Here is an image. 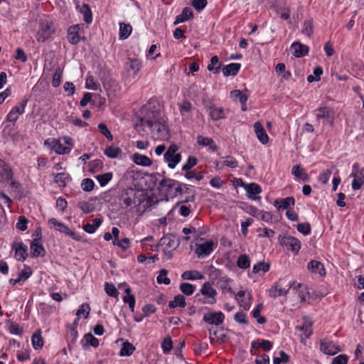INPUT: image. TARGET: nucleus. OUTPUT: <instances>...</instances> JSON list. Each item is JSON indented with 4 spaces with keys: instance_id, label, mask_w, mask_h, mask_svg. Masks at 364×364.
<instances>
[{
    "instance_id": "f257e3e1",
    "label": "nucleus",
    "mask_w": 364,
    "mask_h": 364,
    "mask_svg": "<svg viewBox=\"0 0 364 364\" xmlns=\"http://www.w3.org/2000/svg\"><path fill=\"white\" fill-rule=\"evenodd\" d=\"M162 118L159 109L153 105L151 102H148L139 110V114L137 117L138 121L135 124V129L140 132L141 127L146 126L149 129H152L154 124Z\"/></svg>"
},
{
    "instance_id": "f03ea898",
    "label": "nucleus",
    "mask_w": 364,
    "mask_h": 364,
    "mask_svg": "<svg viewBox=\"0 0 364 364\" xmlns=\"http://www.w3.org/2000/svg\"><path fill=\"white\" fill-rule=\"evenodd\" d=\"M55 31L54 22L48 17L41 19L39 28L36 35V40L38 42H45L50 38Z\"/></svg>"
},
{
    "instance_id": "7ed1b4c3",
    "label": "nucleus",
    "mask_w": 364,
    "mask_h": 364,
    "mask_svg": "<svg viewBox=\"0 0 364 364\" xmlns=\"http://www.w3.org/2000/svg\"><path fill=\"white\" fill-rule=\"evenodd\" d=\"M316 119L320 122L322 120V123L324 125L333 126L335 119V112L329 107H322L315 110Z\"/></svg>"
},
{
    "instance_id": "20e7f679",
    "label": "nucleus",
    "mask_w": 364,
    "mask_h": 364,
    "mask_svg": "<svg viewBox=\"0 0 364 364\" xmlns=\"http://www.w3.org/2000/svg\"><path fill=\"white\" fill-rule=\"evenodd\" d=\"M350 176L353 177L351 187L353 190L360 189L364 184V167H361L358 163H355L352 167Z\"/></svg>"
},
{
    "instance_id": "39448f33",
    "label": "nucleus",
    "mask_w": 364,
    "mask_h": 364,
    "mask_svg": "<svg viewBox=\"0 0 364 364\" xmlns=\"http://www.w3.org/2000/svg\"><path fill=\"white\" fill-rule=\"evenodd\" d=\"M178 150V146L176 144H171L164 154V159L171 168H174L181 160V155L176 153Z\"/></svg>"
},
{
    "instance_id": "423d86ee",
    "label": "nucleus",
    "mask_w": 364,
    "mask_h": 364,
    "mask_svg": "<svg viewBox=\"0 0 364 364\" xmlns=\"http://www.w3.org/2000/svg\"><path fill=\"white\" fill-rule=\"evenodd\" d=\"M301 287V284L296 282H293L292 284H289L287 289L283 288L279 283H276L269 289V296L271 297L276 298L282 295H287L290 288H292L293 289H297Z\"/></svg>"
},
{
    "instance_id": "0eeeda50",
    "label": "nucleus",
    "mask_w": 364,
    "mask_h": 364,
    "mask_svg": "<svg viewBox=\"0 0 364 364\" xmlns=\"http://www.w3.org/2000/svg\"><path fill=\"white\" fill-rule=\"evenodd\" d=\"M150 130L153 137L157 139L165 140L168 137V127L163 118L156 123L153 129Z\"/></svg>"
},
{
    "instance_id": "6e6552de",
    "label": "nucleus",
    "mask_w": 364,
    "mask_h": 364,
    "mask_svg": "<svg viewBox=\"0 0 364 364\" xmlns=\"http://www.w3.org/2000/svg\"><path fill=\"white\" fill-rule=\"evenodd\" d=\"M199 241L202 242H198L196 245V253L198 255V257L200 258L209 255L213 251V242L212 240L205 241L202 237L199 239Z\"/></svg>"
},
{
    "instance_id": "1a4fd4ad",
    "label": "nucleus",
    "mask_w": 364,
    "mask_h": 364,
    "mask_svg": "<svg viewBox=\"0 0 364 364\" xmlns=\"http://www.w3.org/2000/svg\"><path fill=\"white\" fill-rule=\"evenodd\" d=\"M281 244L288 250L297 253L301 249V242L293 236H285L281 240Z\"/></svg>"
},
{
    "instance_id": "9d476101",
    "label": "nucleus",
    "mask_w": 364,
    "mask_h": 364,
    "mask_svg": "<svg viewBox=\"0 0 364 364\" xmlns=\"http://www.w3.org/2000/svg\"><path fill=\"white\" fill-rule=\"evenodd\" d=\"M203 321L210 325L219 326L222 324L225 319L223 312H209L204 315Z\"/></svg>"
},
{
    "instance_id": "9b49d317",
    "label": "nucleus",
    "mask_w": 364,
    "mask_h": 364,
    "mask_svg": "<svg viewBox=\"0 0 364 364\" xmlns=\"http://www.w3.org/2000/svg\"><path fill=\"white\" fill-rule=\"evenodd\" d=\"M321 350L327 355H334L338 352H340L341 349L336 346L333 341L327 339L321 340L320 342Z\"/></svg>"
},
{
    "instance_id": "f8f14e48",
    "label": "nucleus",
    "mask_w": 364,
    "mask_h": 364,
    "mask_svg": "<svg viewBox=\"0 0 364 364\" xmlns=\"http://www.w3.org/2000/svg\"><path fill=\"white\" fill-rule=\"evenodd\" d=\"M205 107L207 108L211 119L213 120L217 121L226 117L225 110L222 107H215L212 102L206 105Z\"/></svg>"
},
{
    "instance_id": "ddd939ff",
    "label": "nucleus",
    "mask_w": 364,
    "mask_h": 364,
    "mask_svg": "<svg viewBox=\"0 0 364 364\" xmlns=\"http://www.w3.org/2000/svg\"><path fill=\"white\" fill-rule=\"evenodd\" d=\"M136 197V190L134 188H129L126 190L121 196L120 200L122 202L124 208H128L134 205Z\"/></svg>"
},
{
    "instance_id": "4468645a",
    "label": "nucleus",
    "mask_w": 364,
    "mask_h": 364,
    "mask_svg": "<svg viewBox=\"0 0 364 364\" xmlns=\"http://www.w3.org/2000/svg\"><path fill=\"white\" fill-rule=\"evenodd\" d=\"M80 28L81 25L80 24L73 25L68 28L67 38L70 43L75 45L79 43L81 39L79 36Z\"/></svg>"
},
{
    "instance_id": "2eb2a0df",
    "label": "nucleus",
    "mask_w": 364,
    "mask_h": 364,
    "mask_svg": "<svg viewBox=\"0 0 364 364\" xmlns=\"http://www.w3.org/2000/svg\"><path fill=\"white\" fill-rule=\"evenodd\" d=\"M312 324H313V323L311 321V319L309 318H308L307 316H304L303 324L301 326H296V330L303 332V334L301 335L302 339H304V338L306 339L311 336V335L312 333V330H311Z\"/></svg>"
},
{
    "instance_id": "dca6fc26",
    "label": "nucleus",
    "mask_w": 364,
    "mask_h": 364,
    "mask_svg": "<svg viewBox=\"0 0 364 364\" xmlns=\"http://www.w3.org/2000/svg\"><path fill=\"white\" fill-rule=\"evenodd\" d=\"M200 294L202 296H207L210 299V301H208L209 303L215 304L216 302L215 296L217 294V291L212 287L209 282L203 284L200 289Z\"/></svg>"
},
{
    "instance_id": "f3484780",
    "label": "nucleus",
    "mask_w": 364,
    "mask_h": 364,
    "mask_svg": "<svg viewBox=\"0 0 364 364\" xmlns=\"http://www.w3.org/2000/svg\"><path fill=\"white\" fill-rule=\"evenodd\" d=\"M254 129L258 140L263 144H266L269 141V136L266 133L262 124L257 122L254 124Z\"/></svg>"
},
{
    "instance_id": "a211bd4d",
    "label": "nucleus",
    "mask_w": 364,
    "mask_h": 364,
    "mask_svg": "<svg viewBox=\"0 0 364 364\" xmlns=\"http://www.w3.org/2000/svg\"><path fill=\"white\" fill-rule=\"evenodd\" d=\"M127 71L135 77L141 68V62L137 58H133L127 63Z\"/></svg>"
},
{
    "instance_id": "6ab92c4d",
    "label": "nucleus",
    "mask_w": 364,
    "mask_h": 364,
    "mask_svg": "<svg viewBox=\"0 0 364 364\" xmlns=\"http://www.w3.org/2000/svg\"><path fill=\"white\" fill-rule=\"evenodd\" d=\"M291 49L293 50V55L296 58H301L307 55L309 52V47L300 42H294L291 46Z\"/></svg>"
},
{
    "instance_id": "aec40b11",
    "label": "nucleus",
    "mask_w": 364,
    "mask_h": 364,
    "mask_svg": "<svg viewBox=\"0 0 364 364\" xmlns=\"http://www.w3.org/2000/svg\"><path fill=\"white\" fill-rule=\"evenodd\" d=\"M31 251L33 257L44 256L46 250L39 239H33L31 243Z\"/></svg>"
},
{
    "instance_id": "412c9836",
    "label": "nucleus",
    "mask_w": 364,
    "mask_h": 364,
    "mask_svg": "<svg viewBox=\"0 0 364 364\" xmlns=\"http://www.w3.org/2000/svg\"><path fill=\"white\" fill-rule=\"evenodd\" d=\"M245 188L247 192V196L249 198H251L252 200L260 198V197L257 196V194L262 192V188L258 184L252 183L247 184Z\"/></svg>"
},
{
    "instance_id": "4be33fe9",
    "label": "nucleus",
    "mask_w": 364,
    "mask_h": 364,
    "mask_svg": "<svg viewBox=\"0 0 364 364\" xmlns=\"http://www.w3.org/2000/svg\"><path fill=\"white\" fill-rule=\"evenodd\" d=\"M13 247L15 248V258L18 261H24L27 257V246L22 242H16Z\"/></svg>"
},
{
    "instance_id": "5701e85b",
    "label": "nucleus",
    "mask_w": 364,
    "mask_h": 364,
    "mask_svg": "<svg viewBox=\"0 0 364 364\" xmlns=\"http://www.w3.org/2000/svg\"><path fill=\"white\" fill-rule=\"evenodd\" d=\"M295 200L292 196H289L285 198H277L274 200V205L277 207L279 210L289 209L291 205H294Z\"/></svg>"
},
{
    "instance_id": "b1692460",
    "label": "nucleus",
    "mask_w": 364,
    "mask_h": 364,
    "mask_svg": "<svg viewBox=\"0 0 364 364\" xmlns=\"http://www.w3.org/2000/svg\"><path fill=\"white\" fill-rule=\"evenodd\" d=\"M197 143L199 146H208L212 151H217L218 150V146L211 138L199 135L197 137Z\"/></svg>"
},
{
    "instance_id": "393cba45",
    "label": "nucleus",
    "mask_w": 364,
    "mask_h": 364,
    "mask_svg": "<svg viewBox=\"0 0 364 364\" xmlns=\"http://www.w3.org/2000/svg\"><path fill=\"white\" fill-rule=\"evenodd\" d=\"M307 268L311 272L318 274L320 276H324L326 274V270L323 264L317 260H311L307 265Z\"/></svg>"
},
{
    "instance_id": "a878e982",
    "label": "nucleus",
    "mask_w": 364,
    "mask_h": 364,
    "mask_svg": "<svg viewBox=\"0 0 364 364\" xmlns=\"http://www.w3.org/2000/svg\"><path fill=\"white\" fill-rule=\"evenodd\" d=\"M132 160L136 164L142 166H150L153 164L150 158L138 153H135L132 155Z\"/></svg>"
},
{
    "instance_id": "bb28decb",
    "label": "nucleus",
    "mask_w": 364,
    "mask_h": 364,
    "mask_svg": "<svg viewBox=\"0 0 364 364\" xmlns=\"http://www.w3.org/2000/svg\"><path fill=\"white\" fill-rule=\"evenodd\" d=\"M158 245L166 246V247L175 250L178 246V242L175 240V237L170 234L161 238Z\"/></svg>"
},
{
    "instance_id": "cd10ccee",
    "label": "nucleus",
    "mask_w": 364,
    "mask_h": 364,
    "mask_svg": "<svg viewBox=\"0 0 364 364\" xmlns=\"http://www.w3.org/2000/svg\"><path fill=\"white\" fill-rule=\"evenodd\" d=\"M291 174L296 178L303 181H307L309 179V174L304 171L300 164L295 165L291 168Z\"/></svg>"
},
{
    "instance_id": "c85d7f7f",
    "label": "nucleus",
    "mask_w": 364,
    "mask_h": 364,
    "mask_svg": "<svg viewBox=\"0 0 364 364\" xmlns=\"http://www.w3.org/2000/svg\"><path fill=\"white\" fill-rule=\"evenodd\" d=\"M193 18V12L189 7H185L182 13L180 15H178L176 17V20L173 23L174 25H176L180 23L185 22Z\"/></svg>"
},
{
    "instance_id": "c756f323",
    "label": "nucleus",
    "mask_w": 364,
    "mask_h": 364,
    "mask_svg": "<svg viewBox=\"0 0 364 364\" xmlns=\"http://www.w3.org/2000/svg\"><path fill=\"white\" fill-rule=\"evenodd\" d=\"M245 291L243 290H240L237 292L236 294V299L240 303V305L241 307H242L244 309L247 310L249 309L250 306V300L252 298L251 294L247 295V299L245 298Z\"/></svg>"
},
{
    "instance_id": "7c9ffc66",
    "label": "nucleus",
    "mask_w": 364,
    "mask_h": 364,
    "mask_svg": "<svg viewBox=\"0 0 364 364\" xmlns=\"http://www.w3.org/2000/svg\"><path fill=\"white\" fill-rule=\"evenodd\" d=\"M240 67L241 65L237 63H232L227 65L223 68V75L226 77L230 75L235 76L238 73Z\"/></svg>"
},
{
    "instance_id": "2f4dec72",
    "label": "nucleus",
    "mask_w": 364,
    "mask_h": 364,
    "mask_svg": "<svg viewBox=\"0 0 364 364\" xmlns=\"http://www.w3.org/2000/svg\"><path fill=\"white\" fill-rule=\"evenodd\" d=\"M0 175L3 180L9 181L13 178V173L11 169L4 163V161L0 159Z\"/></svg>"
},
{
    "instance_id": "473e14b6",
    "label": "nucleus",
    "mask_w": 364,
    "mask_h": 364,
    "mask_svg": "<svg viewBox=\"0 0 364 364\" xmlns=\"http://www.w3.org/2000/svg\"><path fill=\"white\" fill-rule=\"evenodd\" d=\"M186 306V298L182 294L176 295L174 299L168 303V307L170 309H175L177 306L184 308Z\"/></svg>"
},
{
    "instance_id": "72a5a7b5",
    "label": "nucleus",
    "mask_w": 364,
    "mask_h": 364,
    "mask_svg": "<svg viewBox=\"0 0 364 364\" xmlns=\"http://www.w3.org/2000/svg\"><path fill=\"white\" fill-rule=\"evenodd\" d=\"M122 149L114 145L107 146L104 150L105 155L111 159L117 158L118 156H120V154H122Z\"/></svg>"
},
{
    "instance_id": "f704fd0d",
    "label": "nucleus",
    "mask_w": 364,
    "mask_h": 364,
    "mask_svg": "<svg viewBox=\"0 0 364 364\" xmlns=\"http://www.w3.org/2000/svg\"><path fill=\"white\" fill-rule=\"evenodd\" d=\"M181 278L183 279L196 280L203 279L204 276L197 270H188L182 274Z\"/></svg>"
},
{
    "instance_id": "c9c22d12",
    "label": "nucleus",
    "mask_w": 364,
    "mask_h": 364,
    "mask_svg": "<svg viewBox=\"0 0 364 364\" xmlns=\"http://www.w3.org/2000/svg\"><path fill=\"white\" fill-rule=\"evenodd\" d=\"M223 63L219 61V58L217 55H214L210 59V63L208 64L207 68L209 71H213L214 73H218Z\"/></svg>"
},
{
    "instance_id": "e433bc0d",
    "label": "nucleus",
    "mask_w": 364,
    "mask_h": 364,
    "mask_svg": "<svg viewBox=\"0 0 364 364\" xmlns=\"http://www.w3.org/2000/svg\"><path fill=\"white\" fill-rule=\"evenodd\" d=\"M33 347L36 350L41 349L43 346V339L41 336V330L35 332L31 338Z\"/></svg>"
},
{
    "instance_id": "4c0bfd02",
    "label": "nucleus",
    "mask_w": 364,
    "mask_h": 364,
    "mask_svg": "<svg viewBox=\"0 0 364 364\" xmlns=\"http://www.w3.org/2000/svg\"><path fill=\"white\" fill-rule=\"evenodd\" d=\"M52 149L58 154H65L70 151V148L63 146L58 140H52Z\"/></svg>"
},
{
    "instance_id": "58836bf2",
    "label": "nucleus",
    "mask_w": 364,
    "mask_h": 364,
    "mask_svg": "<svg viewBox=\"0 0 364 364\" xmlns=\"http://www.w3.org/2000/svg\"><path fill=\"white\" fill-rule=\"evenodd\" d=\"M132 31V27L130 24H126L124 23H121L119 24V38L124 40L127 39L129 35L131 34Z\"/></svg>"
},
{
    "instance_id": "ea45409f",
    "label": "nucleus",
    "mask_w": 364,
    "mask_h": 364,
    "mask_svg": "<svg viewBox=\"0 0 364 364\" xmlns=\"http://www.w3.org/2000/svg\"><path fill=\"white\" fill-rule=\"evenodd\" d=\"M48 223L51 228H55V230L60 232H65L68 230V227L63 223L58 222L55 218H50L48 220Z\"/></svg>"
},
{
    "instance_id": "a19ab883",
    "label": "nucleus",
    "mask_w": 364,
    "mask_h": 364,
    "mask_svg": "<svg viewBox=\"0 0 364 364\" xmlns=\"http://www.w3.org/2000/svg\"><path fill=\"white\" fill-rule=\"evenodd\" d=\"M250 258L249 255L244 254L238 257L237 265L239 268L246 269L250 267Z\"/></svg>"
},
{
    "instance_id": "79ce46f5",
    "label": "nucleus",
    "mask_w": 364,
    "mask_h": 364,
    "mask_svg": "<svg viewBox=\"0 0 364 364\" xmlns=\"http://www.w3.org/2000/svg\"><path fill=\"white\" fill-rule=\"evenodd\" d=\"M230 97L234 101H239L242 105L245 106V103L247 100V96L244 95L239 90H234L230 92Z\"/></svg>"
},
{
    "instance_id": "37998d69",
    "label": "nucleus",
    "mask_w": 364,
    "mask_h": 364,
    "mask_svg": "<svg viewBox=\"0 0 364 364\" xmlns=\"http://www.w3.org/2000/svg\"><path fill=\"white\" fill-rule=\"evenodd\" d=\"M134 346L129 341H126L123 343V346L120 350L119 355L121 356H129L134 353Z\"/></svg>"
},
{
    "instance_id": "c03bdc74",
    "label": "nucleus",
    "mask_w": 364,
    "mask_h": 364,
    "mask_svg": "<svg viewBox=\"0 0 364 364\" xmlns=\"http://www.w3.org/2000/svg\"><path fill=\"white\" fill-rule=\"evenodd\" d=\"M270 265L269 263L264 262H259L253 266L252 272L255 274H259L261 272L262 274L269 271Z\"/></svg>"
},
{
    "instance_id": "a18cd8bd",
    "label": "nucleus",
    "mask_w": 364,
    "mask_h": 364,
    "mask_svg": "<svg viewBox=\"0 0 364 364\" xmlns=\"http://www.w3.org/2000/svg\"><path fill=\"white\" fill-rule=\"evenodd\" d=\"M80 13H82L83 14L84 21L87 23H90L92 22V11L87 4H83L82 6L80 7Z\"/></svg>"
},
{
    "instance_id": "49530a36",
    "label": "nucleus",
    "mask_w": 364,
    "mask_h": 364,
    "mask_svg": "<svg viewBox=\"0 0 364 364\" xmlns=\"http://www.w3.org/2000/svg\"><path fill=\"white\" fill-rule=\"evenodd\" d=\"M314 32L313 23L311 20H306L303 23L301 33L311 37Z\"/></svg>"
},
{
    "instance_id": "de8ad7c7",
    "label": "nucleus",
    "mask_w": 364,
    "mask_h": 364,
    "mask_svg": "<svg viewBox=\"0 0 364 364\" xmlns=\"http://www.w3.org/2000/svg\"><path fill=\"white\" fill-rule=\"evenodd\" d=\"M179 288L181 292L187 296L192 295L196 289L194 285L188 282L181 283Z\"/></svg>"
},
{
    "instance_id": "09e8293b",
    "label": "nucleus",
    "mask_w": 364,
    "mask_h": 364,
    "mask_svg": "<svg viewBox=\"0 0 364 364\" xmlns=\"http://www.w3.org/2000/svg\"><path fill=\"white\" fill-rule=\"evenodd\" d=\"M323 74V69L320 66H317L314 70V74L310 75L307 77V81L311 83L314 81H319L321 75Z\"/></svg>"
},
{
    "instance_id": "8fccbe9b",
    "label": "nucleus",
    "mask_w": 364,
    "mask_h": 364,
    "mask_svg": "<svg viewBox=\"0 0 364 364\" xmlns=\"http://www.w3.org/2000/svg\"><path fill=\"white\" fill-rule=\"evenodd\" d=\"M68 180V174L65 173H58L54 177V181L58 184L59 186L65 187L67 181Z\"/></svg>"
},
{
    "instance_id": "3c124183",
    "label": "nucleus",
    "mask_w": 364,
    "mask_h": 364,
    "mask_svg": "<svg viewBox=\"0 0 364 364\" xmlns=\"http://www.w3.org/2000/svg\"><path fill=\"white\" fill-rule=\"evenodd\" d=\"M112 178V173H105L104 174H100L96 176V179L99 182L101 186H106Z\"/></svg>"
},
{
    "instance_id": "603ef678",
    "label": "nucleus",
    "mask_w": 364,
    "mask_h": 364,
    "mask_svg": "<svg viewBox=\"0 0 364 364\" xmlns=\"http://www.w3.org/2000/svg\"><path fill=\"white\" fill-rule=\"evenodd\" d=\"M168 271L165 269H162L159 271V274L157 277V282L159 284H164L168 285L171 283V280L167 277Z\"/></svg>"
},
{
    "instance_id": "864d4df0",
    "label": "nucleus",
    "mask_w": 364,
    "mask_h": 364,
    "mask_svg": "<svg viewBox=\"0 0 364 364\" xmlns=\"http://www.w3.org/2000/svg\"><path fill=\"white\" fill-rule=\"evenodd\" d=\"M7 323H9V331L11 333L15 335H21L23 333V328H21L18 324L15 323L11 320L6 321Z\"/></svg>"
},
{
    "instance_id": "5fc2aeb1",
    "label": "nucleus",
    "mask_w": 364,
    "mask_h": 364,
    "mask_svg": "<svg viewBox=\"0 0 364 364\" xmlns=\"http://www.w3.org/2000/svg\"><path fill=\"white\" fill-rule=\"evenodd\" d=\"M161 348L164 353L168 354L171 352L173 348L172 340L170 336H166L161 343Z\"/></svg>"
},
{
    "instance_id": "6e6d98bb",
    "label": "nucleus",
    "mask_w": 364,
    "mask_h": 364,
    "mask_svg": "<svg viewBox=\"0 0 364 364\" xmlns=\"http://www.w3.org/2000/svg\"><path fill=\"white\" fill-rule=\"evenodd\" d=\"M63 75V70L58 67L53 76L52 85L57 87L60 85L61 77Z\"/></svg>"
},
{
    "instance_id": "4d7b16f0",
    "label": "nucleus",
    "mask_w": 364,
    "mask_h": 364,
    "mask_svg": "<svg viewBox=\"0 0 364 364\" xmlns=\"http://www.w3.org/2000/svg\"><path fill=\"white\" fill-rule=\"evenodd\" d=\"M95 183L91 178H85L81 182V188L85 192L92 191L94 188Z\"/></svg>"
},
{
    "instance_id": "13d9d810",
    "label": "nucleus",
    "mask_w": 364,
    "mask_h": 364,
    "mask_svg": "<svg viewBox=\"0 0 364 364\" xmlns=\"http://www.w3.org/2000/svg\"><path fill=\"white\" fill-rule=\"evenodd\" d=\"M105 290L106 293L109 296L112 297H117L119 292L117 289H116L115 286L112 284H109L108 282H105Z\"/></svg>"
},
{
    "instance_id": "bf43d9fd",
    "label": "nucleus",
    "mask_w": 364,
    "mask_h": 364,
    "mask_svg": "<svg viewBox=\"0 0 364 364\" xmlns=\"http://www.w3.org/2000/svg\"><path fill=\"white\" fill-rule=\"evenodd\" d=\"M89 166V171L92 173H95L102 168L103 164L101 160L95 159L90 162Z\"/></svg>"
},
{
    "instance_id": "052dcab7",
    "label": "nucleus",
    "mask_w": 364,
    "mask_h": 364,
    "mask_svg": "<svg viewBox=\"0 0 364 364\" xmlns=\"http://www.w3.org/2000/svg\"><path fill=\"white\" fill-rule=\"evenodd\" d=\"M176 192L180 194L181 193H191V191H195L191 187L188 186L186 184L181 183L180 182H178V184L176 187Z\"/></svg>"
},
{
    "instance_id": "680f3d73",
    "label": "nucleus",
    "mask_w": 364,
    "mask_h": 364,
    "mask_svg": "<svg viewBox=\"0 0 364 364\" xmlns=\"http://www.w3.org/2000/svg\"><path fill=\"white\" fill-rule=\"evenodd\" d=\"M90 311V307L87 304H82L79 309L77 311L76 316L80 317L81 315H84L85 318H88Z\"/></svg>"
},
{
    "instance_id": "e2e57ef3",
    "label": "nucleus",
    "mask_w": 364,
    "mask_h": 364,
    "mask_svg": "<svg viewBox=\"0 0 364 364\" xmlns=\"http://www.w3.org/2000/svg\"><path fill=\"white\" fill-rule=\"evenodd\" d=\"M98 129L100 132V133L103 134L109 141H112L113 136L105 124H99Z\"/></svg>"
},
{
    "instance_id": "0e129e2a",
    "label": "nucleus",
    "mask_w": 364,
    "mask_h": 364,
    "mask_svg": "<svg viewBox=\"0 0 364 364\" xmlns=\"http://www.w3.org/2000/svg\"><path fill=\"white\" fill-rule=\"evenodd\" d=\"M297 230L304 235H307L311 232V225L309 223H299L296 225Z\"/></svg>"
},
{
    "instance_id": "69168bd1",
    "label": "nucleus",
    "mask_w": 364,
    "mask_h": 364,
    "mask_svg": "<svg viewBox=\"0 0 364 364\" xmlns=\"http://www.w3.org/2000/svg\"><path fill=\"white\" fill-rule=\"evenodd\" d=\"M78 207L84 213H90L94 211L95 208L92 203H89L85 201L80 202Z\"/></svg>"
},
{
    "instance_id": "338daca9",
    "label": "nucleus",
    "mask_w": 364,
    "mask_h": 364,
    "mask_svg": "<svg viewBox=\"0 0 364 364\" xmlns=\"http://www.w3.org/2000/svg\"><path fill=\"white\" fill-rule=\"evenodd\" d=\"M130 240L129 238H124L121 240H117L116 241H113L114 245H117L122 250H127L129 247Z\"/></svg>"
},
{
    "instance_id": "774afa93",
    "label": "nucleus",
    "mask_w": 364,
    "mask_h": 364,
    "mask_svg": "<svg viewBox=\"0 0 364 364\" xmlns=\"http://www.w3.org/2000/svg\"><path fill=\"white\" fill-rule=\"evenodd\" d=\"M348 356L345 354H341L333 359L332 364H347Z\"/></svg>"
}]
</instances>
